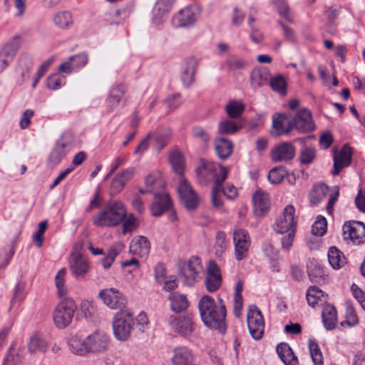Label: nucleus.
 I'll list each match as a JSON object with an SVG mask.
<instances>
[{"label": "nucleus", "mask_w": 365, "mask_h": 365, "mask_svg": "<svg viewBox=\"0 0 365 365\" xmlns=\"http://www.w3.org/2000/svg\"><path fill=\"white\" fill-rule=\"evenodd\" d=\"M324 293L322 290L315 286L310 287L307 289V300L309 305L312 307H314L316 305L319 304V303L322 301Z\"/></svg>", "instance_id": "42"}, {"label": "nucleus", "mask_w": 365, "mask_h": 365, "mask_svg": "<svg viewBox=\"0 0 365 365\" xmlns=\"http://www.w3.org/2000/svg\"><path fill=\"white\" fill-rule=\"evenodd\" d=\"M53 22L61 29H67L73 24V18L68 11H59L54 15Z\"/></svg>", "instance_id": "41"}, {"label": "nucleus", "mask_w": 365, "mask_h": 365, "mask_svg": "<svg viewBox=\"0 0 365 365\" xmlns=\"http://www.w3.org/2000/svg\"><path fill=\"white\" fill-rule=\"evenodd\" d=\"M152 138L153 134L149 133L135 148L134 150V154L142 156L143 154L148 149L150 144V140L152 139Z\"/></svg>", "instance_id": "59"}, {"label": "nucleus", "mask_w": 365, "mask_h": 365, "mask_svg": "<svg viewBox=\"0 0 365 365\" xmlns=\"http://www.w3.org/2000/svg\"><path fill=\"white\" fill-rule=\"evenodd\" d=\"M309 279L314 282L320 283L324 280L325 272L320 263L314 259H310L307 264Z\"/></svg>", "instance_id": "31"}, {"label": "nucleus", "mask_w": 365, "mask_h": 365, "mask_svg": "<svg viewBox=\"0 0 365 365\" xmlns=\"http://www.w3.org/2000/svg\"><path fill=\"white\" fill-rule=\"evenodd\" d=\"M170 329L182 336H190L195 330V324L189 314H172L168 319Z\"/></svg>", "instance_id": "9"}, {"label": "nucleus", "mask_w": 365, "mask_h": 365, "mask_svg": "<svg viewBox=\"0 0 365 365\" xmlns=\"http://www.w3.org/2000/svg\"><path fill=\"white\" fill-rule=\"evenodd\" d=\"M226 63L228 68L232 71H237L239 69H242L245 66V61L240 58L236 56H230L227 58Z\"/></svg>", "instance_id": "57"}, {"label": "nucleus", "mask_w": 365, "mask_h": 365, "mask_svg": "<svg viewBox=\"0 0 365 365\" xmlns=\"http://www.w3.org/2000/svg\"><path fill=\"white\" fill-rule=\"evenodd\" d=\"M165 104L170 110L175 109L180 104V95L174 94L168 96L165 101Z\"/></svg>", "instance_id": "64"}, {"label": "nucleus", "mask_w": 365, "mask_h": 365, "mask_svg": "<svg viewBox=\"0 0 365 365\" xmlns=\"http://www.w3.org/2000/svg\"><path fill=\"white\" fill-rule=\"evenodd\" d=\"M273 2L277 7L279 15L287 20L291 21L289 7L285 0H273Z\"/></svg>", "instance_id": "55"}, {"label": "nucleus", "mask_w": 365, "mask_h": 365, "mask_svg": "<svg viewBox=\"0 0 365 365\" xmlns=\"http://www.w3.org/2000/svg\"><path fill=\"white\" fill-rule=\"evenodd\" d=\"M247 322L252 337L255 340L262 339L264 331V322L260 310L255 305L249 306Z\"/></svg>", "instance_id": "8"}, {"label": "nucleus", "mask_w": 365, "mask_h": 365, "mask_svg": "<svg viewBox=\"0 0 365 365\" xmlns=\"http://www.w3.org/2000/svg\"><path fill=\"white\" fill-rule=\"evenodd\" d=\"M47 349L48 344L41 336L35 334L31 337L28 344V349L31 354H36L37 352L44 353Z\"/></svg>", "instance_id": "39"}, {"label": "nucleus", "mask_w": 365, "mask_h": 365, "mask_svg": "<svg viewBox=\"0 0 365 365\" xmlns=\"http://www.w3.org/2000/svg\"><path fill=\"white\" fill-rule=\"evenodd\" d=\"M197 19L195 10L192 6H187L176 14L172 19L175 27H189L194 25Z\"/></svg>", "instance_id": "20"}, {"label": "nucleus", "mask_w": 365, "mask_h": 365, "mask_svg": "<svg viewBox=\"0 0 365 365\" xmlns=\"http://www.w3.org/2000/svg\"><path fill=\"white\" fill-rule=\"evenodd\" d=\"M254 212L257 216H262L266 214L270 207V200L269 195L261 190L255 192L252 196Z\"/></svg>", "instance_id": "22"}, {"label": "nucleus", "mask_w": 365, "mask_h": 365, "mask_svg": "<svg viewBox=\"0 0 365 365\" xmlns=\"http://www.w3.org/2000/svg\"><path fill=\"white\" fill-rule=\"evenodd\" d=\"M169 160L173 171L181 178L185 170V160L182 153L177 150L172 152Z\"/></svg>", "instance_id": "38"}, {"label": "nucleus", "mask_w": 365, "mask_h": 365, "mask_svg": "<svg viewBox=\"0 0 365 365\" xmlns=\"http://www.w3.org/2000/svg\"><path fill=\"white\" fill-rule=\"evenodd\" d=\"M170 361L172 365H192L194 355L187 346H178L172 349Z\"/></svg>", "instance_id": "19"}, {"label": "nucleus", "mask_w": 365, "mask_h": 365, "mask_svg": "<svg viewBox=\"0 0 365 365\" xmlns=\"http://www.w3.org/2000/svg\"><path fill=\"white\" fill-rule=\"evenodd\" d=\"M270 86L274 91L279 93L284 94L286 92L287 83L281 76L272 78L270 81Z\"/></svg>", "instance_id": "54"}, {"label": "nucleus", "mask_w": 365, "mask_h": 365, "mask_svg": "<svg viewBox=\"0 0 365 365\" xmlns=\"http://www.w3.org/2000/svg\"><path fill=\"white\" fill-rule=\"evenodd\" d=\"M134 324L132 312L124 308L117 312L113 319V331L115 338L120 341H127L131 334Z\"/></svg>", "instance_id": "4"}, {"label": "nucleus", "mask_w": 365, "mask_h": 365, "mask_svg": "<svg viewBox=\"0 0 365 365\" xmlns=\"http://www.w3.org/2000/svg\"><path fill=\"white\" fill-rule=\"evenodd\" d=\"M329 191V187L324 183L314 186L311 190L309 198L312 205H316L323 201Z\"/></svg>", "instance_id": "36"}, {"label": "nucleus", "mask_w": 365, "mask_h": 365, "mask_svg": "<svg viewBox=\"0 0 365 365\" xmlns=\"http://www.w3.org/2000/svg\"><path fill=\"white\" fill-rule=\"evenodd\" d=\"M286 175V170L282 167L272 169L268 175V179L272 184L280 183Z\"/></svg>", "instance_id": "50"}, {"label": "nucleus", "mask_w": 365, "mask_h": 365, "mask_svg": "<svg viewBox=\"0 0 365 365\" xmlns=\"http://www.w3.org/2000/svg\"><path fill=\"white\" fill-rule=\"evenodd\" d=\"M69 269L75 279H83L90 270V263L81 254L73 252L69 259Z\"/></svg>", "instance_id": "14"}, {"label": "nucleus", "mask_w": 365, "mask_h": 365, "mask_svg": "<svg viewBox=\"0 0 365 365\" xmlns=\"http://www.w3.org/2000/svg\"><path fill=\"white\" fill-rule=\"evenodd\" d=\"M322 317L324 325L328 330L335 328L338 319L336 308L329 304H325L323 307Z\"/></svg>", "instance_id": "28"}, {"label": "nucleus", "mask_w": 365, "mask_h": 365, "mask_svg": "<svg viewBox=\"0 0 365 365\" xmlns=\"http://www.w3.org/2000/svg\"><path fill=\"white\" fill-rule=\"evenodd\" d=\"M154 197L155 200L150 207V211L153 216L159 217L171 207V201L165 192H156Z\"/></svg>", "instance_id": "23"}, {"label": "nucleus", "mask_w": 365, "mask_h": 365, "mask_svg": "<svg viewBox=\"0 0 365 365\" xmlns=\"http://www.w3.org/2000/svg\"><path fill=\"white\" fill-rule=\"evenodd\" d=\"M214 248L217 257H221L227 249V237L225 232L217 233Z\"/></svg>", "instance_id": "46"}, {"label": "nucleus", "mask_w": 365, "mask_h": 365, "mask_svg": "<svg viewBox=\"0 0 365 365\" xmlns=\"http://www.w3.org/2000/svg\"><path fill=\"white\" fill-rule=\"evenodd\" d=\"M124 95V88L122 85L114 86L110 91L108 98H107V106L109 112L113 110L116 108Z\"/></svg>", "instance_id": "37"}, {"label": "nucleus", "mask_w": 365, "mask_h": 365, "mask_svg": "<svg viewBox=\"0 0 365 365\" xmlns=\"http://www.w3.org/2000/svg\"><path fill=\"white\" fill-rule=\"evenodd\" d=\"M47 227V222L46 221H42L38 224V228L36 233L34 235L33 239L34 241L38 242V247H41L43 244V235L45 232Z\"/></svg>", "instance_id": "63"}, {"label": "nucleus", "mask_w": 365, "mask_h": 365, "mask_svg": "<svg viewBox=\"0 0 365 365\" xmlns=\"http://www.w3.org/2000/svg\"><path fill=\"white\" fill-rule=\"evenodd\" d=\"M21 38L16 35L9 39L0 50V53L12 61L21 47Z\"/></svg>", "instance_id": "27"}, {"label": "nucleus", "mask_w": 365, "mask_h": 365, "mask_svg": "<svg viewBox=\"0 0 365 365\" xmlns=\"http://www.w3.org/2000/svg\"><path fill=\"white\" fill-rule=\"evenodd\" d=\"M344 240L355 245L365 242V224L359 221H348L344 224Z\"/></svg>", "instance_id": "12"}, {"label": "nucleus", "mask_w": 365, "mask_h": 365, "mask_svg": "<svg viewBox=\"0 0 365 365\" xmlns=\"http://www.w3.org/2000/svg\"><path fill=\"white\" fill-rule=\"evenodd\" d=\"M98 297L110 309H122L125 304V298L115 288L102 289L98 293Z\"/></svg>", "instance_id": "17"}, {"label": "nucleus", "mask_w": 365, "mask_h": 365, "mask_svg": "<svg viewBox=\"0 0 365 365\" xmlns=\"http://www.w3.org/2000/svg\"><path fill=\"white\" fill-rule=\"evenodd\" d=\"M168 299L171 310L174 312H183L189 307V301L185 294L173 292L169 295Z\"/></svg>", "instance_id": "32"}, {"label": "nucleus", "mask_w": 365, "mask_h": 365, "mask_svg": "<svg viewBox=\"0 0 365 365\" xmlns=\"http://www.w3.org/2000/svg\"><path fill=\"white\" fill-rule=\"evenodd\" d=\"M172 132L170 129H167L164 133L158 134L153 138L155 140V147L158 151L163 150L171 138Z\"/></svg>", "instance_id": "47"}, {"label": "nucleus", "mask_w": 365, "mask_h": 365, "mask_svg": "<svg viewBox=\"0 0 365 365\" xmlns=\"http://www.w3.org/2000/svg\"><path fill=\"white\" fill-rule=\"evenodd\" d=\"M198 309L204 324L220 333L226 330V307L222 299L217 302L209 296L204 295L198 302Z\"/></svg>", "instance_id": "2"}, {"label": "nucleus", "mask_w": 365, "mask_h": 365, "mask_svg": "<svg viewBox=\"0 0 365 365\" xmlns=\"http://www.w3.org/2000/svg\"><path fill=\"white\" fill-rule=\"evenodd\" d=\"M80 309L85 317L89 319L92 318L96 312V307L92 304V302L88 300H83L81 302Z\"/></svg>", "instance_id": "56"}, {"label": "nucleus", "mask_w": 365, "mask_h": 365, "mask_svg": "<svg viewBox=\"0 0 365 365\" xmlns=\"http://www.w3.org/2000/svg\"><path fill=\"white\" fill-rule=\"evenodd\" d=\"M192 135L202 143H207L210 140L208 133L201 127L195 126L191 130Z\"/></svg>", "instance_id": "60"}, {"label": "nucleus", "mask_w": 365, "mask_h": 365, "mask_svg": "<svg viewBox=\"0 0 365 365\" xmlns=\"http://www.w3.org/2000/svg\"><path fill=\"white\" fill-rule=\"evenodd\" d=\"M200 172L210 175L215 180V186L212 191V205L220 211L225 212L222 196L228 199H234L237 195V189L232 185H227L225 188L222 187V183L227 177V169L214 163L207 162L203 164Z\"/></svg>", "instance_id": "1"}, {"label": "nucleus", "mask_w": 365, "mask_h": 365, "mask_svg": "<svg viewBox=\"0 0 365 365\" xmlns=\"http://www.w3.org/2000/svg\"><path fill=\"white\" fill-rule=\"evenodd\" d=\"M197 64L195 58H190L186 61L181 74V80L185 86L188 87L194 82Z\"/></svg>", "instance_id": "29"}, {"label": "nucleus", "mask_w": 365, "mask_h": 365, "mask_svg": "<svg viewBox=\"0 0 365 365\" xmlns=\"http://www.w3.org/2000/svg\"><path fill=\"white\" fill-rule=\"evenodd\" d=\"M242 128V124L234 119L224 118L219 123L218 132L221 135H233Z\"/></svg>", "instance_id": "34"}, {"label": "nucleus", "mask_w": 365, "mask_h": 365, "mask_svg": "<svg viewBox=\"0 0 365 365\" xmlns=\"http://www.w3.org/2000/svg\"><path fill=\"white\" fill-rule=\"evenodd\" d=\"M310 355L314 365H323V356L317 343L314 339L309 340Z\"/></svg>", "instance_id": "44"}, {"label": "nucleus", "mask_w": 365, "mask_h": 365, "mask_svg": "<svg viewBox=\"0 0 365 365\" xmlns=\"http://www.w3.org/2000/svg\"><path fill=\"white\" fill-rule=\"evenodd\" d=\"M294 127L302 133L309 132L314 129V123L311 113L307 109H302L298 111L297 115L292 118Z\"/></svg>", "instance_id": "21"}, {"label": "nucleus", "mask_w": 365, "mask_h": 365, "mask_svg": "<svg viewBox=\"0 0 365 365\" xmlns=\"http://www.w3.org/2000/svg\"><path fill=\"white\" fill-rule=\"evenodd\" d=\"M89 353L103 354L110 346L109 336L102 330H96L87 336Z\"/></svg>", "instance_id": "11"}, {"label": "nucleus", "mask_w": 365, "mask_h": 365, "mask_svg": "<svg viewBox=\"0 0 365 365\" xmlns=\"http://www.w3.org/2000/svg\"><path fill=\"white\" fill-rule=\"evenodd\" d=\"M125 217L124 205L120 201L110 200L93 217V222L98 227H113L120 224Z\"/></svg>", "instance_id": "3"}, {"label": "nucleus", "mask_w": 365, "mask_h": 365, "mask_svg": "<svg viewBox=\"0 0 365 365\" xmlns=\"http://www.w3.org/2000/svg\"><path fill=\"white\" fill-rule=\"evenodd\" d=\"M245 106L241 101H231L225 106V111L229 118L237 119L244 112Z\"/></svg>", "instance_id": "40"}, {"label": "nucleus", "mask_w": 365, "mask_h": 365, "mask_svg": "<svg viewBox=\"0 0 365 365\" xmlns=\"http://www.w3.org/2000/svg\"><path fill=\"white\" fill-rule=\"evenodd\" d=\"M345 318L346 319L344 321V325L346 324L349 327H354L359 324V318L356 314L355 309L348 303L346 304Z\"/></svg>", "instance_id": "51"}, {"label": "nucleus", "mask_w": 365, "mask_h": 365, "mask_svg": "<svg viewBox=\"0 0 365 365\" xmlns=\"http://www.w3.org/2000/svg\"><path fill=\"white\" fill-rule=\"evenodd\" d=\"M47 87L51 90H58L61 86L65 85L66 78L63 76H61L58 73H54L50 75L47 78Z\"/></svg>", "instance_id": "49"}, {"label": "nucleus", "mask_w": 365, "mask_h": 365, "mask_svg": "<svg viewBox=\"0 0 365 365\" xmlns=\"http://www.w3.org/2000/svg\"><path fill=\"white\" fill-rule=\"evenodd\" d=\"M170 10L155 4L152 12V21L155 24H160L164 22L170 13Z\"/></svg>", "instance_id": "43"}, {"label": "nucleus", "mask_w": 365, "mask_h": 365, "mask_svg": "<svg viewBox=\"0 0 365 365\" xmlns=\"http://www.w3.org/2000/svg\"><path fill=\"white\" fill-rule=\"evenodd\" d=\"M178 192L186 209L194 210L197 207L199 197L185 178H180Z\"/></svg>", "instance_id": "13"}, {"label": "nucleus", "mask_w": 365, "mask_h": 365, "mask_svg": "<svg viewBox=\"0 0 365 365\" xmlns=\"http://www.w3.org/2000/svg\"><path fill=\"white\" fill-rule=\"evenodd\" d=\"M334 170L333 175H337L342 170V148L339 150L336 148H333Z\"/></svg>", "instance_id": "52"}, {"label": "nucleus", "mask_w": 365, "mask_h": 365, "mask_svg": "<svg viewBox=\"0 0 365 365\" xmlns=\"http://www.w3.org/2000/svg\"><path fill=\"white\" fill-rule=\"evenodd\" d=\"M125 182H124L123 181L122 179H120L117 175L113 178L112 182H111V185H110V194L113 195H115L117 194H118L119 192H120L124 188L125 185Z\"/></svg>", "instance_id": "58"}, {"label": "nucleus", "mask_w": 365, "mask_h": 365, "mask_svg": "<svg viewBox=\"0 0 365 365\" xmlns=\"http://www.w3.org/2000/svg\"><path fill=\"white\" fill-rule=\"evenodd\" d=\"M165 181L162 173L160 170H153L150 172L144 179L145 187H140L138 191L140 194L156 193L158 190L163 188Z\"/></svg>", "instance_id": "15"}, {"label": "nucleus", "mask_w": 365, "mask_h": 365, "mask_svg": "<svg viewBox=\"0 0 365 365\" xmlns=\"http://www.w3.org/2000/svg\"><path fill=\"white\" fill-rule=\"evenodd\" d=\"M70 148L71 140L69 139H66L65 137H63L61 140H58L55 148H53V155L58 152H62L66 155V153L70 150Z\"/></svg>", "instance_id": "62"}, {"label": "nucleus", "mask_w": 365, "mask_h": 365, "mask_svg": "<svg viewBox=\"0 0 365 365\" xmlns=\"http://www.w3.org/2000/svg\"><path fill=\"white\" fill-rule=\"evenodd\" d=\"M71 63L76 68L84 66L88 63V55L86 53H81L70 57Z\"/></svg>", "instance_id": "61"}, {"label": "nucleus", "mask_w": 365, "mask_h": 365, "mask_svg": "<svg viewBox=\"0 0 365 365\" xmlns=\"http://www.w3.org/2000/svg\"><path fill=\"white\" fill-rule=\"evenodd\" d=\"M66 276L67 269L65 267L60 269L56 274L54 282L59 297H65L68 293V287L66 282Z\"/></svg>", "instance_id": "35"}, {"label": "nucleus", "mask_w": 365, "mask_h": 365, "mask_svg": "<svg viewBox=\"0 0 365 365\" xmlns=\"http://www.w3.org/2000/svg\"><path fill=\"white\" fill-rule=\"evenodd\" d=\"M328 259L329 264L334 269L341 268V252L336 247L333 246L329 249Z\"/></svg>", "instance_id": "48"}, {"label": "nucleus", "mask_w": 365, "mask_h": 365, "mask_svg": "<svg viewBox=\"0 0 365 365\" xmlns=\"http://www.w3.org/2000/svg\"><path fill=\"white\" fill-rule=\"evenodd\" d=\"M77 306L71 298L61 301L53 312V323L56 328L62 329L68 327L73 320Z\"/></svg>", "instance_id": "5"}, {"label": "nucleus", "mask_w": 365, "mask_h": 365, "mask_svg": "<svg viewBox=\"0 0 365 365\" xmlns=\"http://www.w3.org/2000/svg\"><path fill=\"white\" fill-rule=\"evenodd\" d=\"M272 125L277 135L285 134L294 128L293 119L284 114L273 115Z\"/></svg>", "instance_id": "24"}, {"label": "nucleus", "mask_w": 365, "mask_h": 365, "mask_svg": "<svg viewBox=\"0 0 365 365\" xmlns=\"http://www.w3.org/2000/svg\"><path fill=\"white\" fill-rule=\"evenodd\" d=\"M277 352L285 365H298L297 357L287 344H279L277 346Z\"/></svg>", "instance_id": "30"}, {"label": "nucleus", "mask_w": 365, "mask_h": 365, "mask_svg": "<svg viewBox=\"0 0 365 365\" xmlns=\"http://www.w3.org/2000/svg\"><path fill=\"white\" fill-rule=\"evenodd\" d=\"M297 220L295 207L292 205H287L282 215L276 219L273 225L274 230L282 235L287 232L296 231Z\"/></svg>", "instance_id": "6"}, {"label": "nucleus", "mask_w": 365, "mask_h": 365, "mask_svg": "<svg viewBox=\"0 0 365 365\" xmlns=\"http://www.w3.org/2000/svg\"><path fill=\"white\" fill-rule=\"evenodd\" d=\"M202 271L201 261L197 257H192L189 260L180 263V277L187 285H193Z\"/></svg>", "instance_id": "7"}, {"label": "nucleus", "mask_w": 365, "mask_h": 365, "mask_svg": "<svg viewBox=\"0 0 365 365\" xmlns=\"http://www.w3.org/2000/svg\"><path fill=\"white\" fill-rule=\"evenodd\" d=\"M222 284V276L220 269L216 262L210 260L206 267V289L209 292L217 291Z\"/></svg>", "instance_id": "16"}, {"label": "nucleus", "mask_w": 365, "mask_h": 365, "mask_svg": "<svg viewBox=\"0 0 365 365\" xmlns=\"http://www.w3.org/2000/svg\"><path fill=\"white\" fill-rule=\"evenodd\" d=\"M296 154L294 146L290 143H282L271 150L270 157L273 162H286L294 158Z\"/></svg>", "instance_id": "18"}, {"label": "nucleus", "mask_w": 365, "mask_h": 365, "mask_svg": "<svg viewBox=\"0 0 365 365\" xmlns=\"http://www.w3.org/2000/svg\"><path fill=\"white\" fill-rule=\"evenodd\" d=\"M215 148L219 158L226 159L232 154L233 145L231 140L225 138H219L215 140Z\"/></svg>", "instance_id": "33"}, {"label": "nucleus", "mask_w": 365, "mask_h": 365, "mask_svg": "<svg viewBox=\"0 0 365 365\" xmlns=\"http://www.w3.org/2000/svg\"><path fill=\"white\" fill-rule=\"evenodd\" d=\"M327 230V222L325 217L318 216L312 226V234L316 237H322Z\"/></svg>", "instance_id": "45"}, {"label": "nucleus", "mask_w": 365, "mask_h": 365, "mask_svg": "<svg viewBox=\"0 0 365 365\" xmlns=\"http://www.w3.org/2000/svg\"><path fill=\"white\" fill-rule=\"evenodd\" d=\"M235 257L237 261L245 259L251 245L249 233L242 229H235L233 232Z\"/></svg>", "instance_id": "10"}, {"label": "nucleus", "mask_w": 365, "mask_h": 365, "mask_svg": "<svg viewBox=\"0 0 365 365\" xmlns=\"http://www.w3.org/2000/svg\"><path fill=\"white\" fill-rule=\"evenodd\" d=\"M150 248L148 240L143 236L133 239L129 247L130 252L140 257H146L149 254Z\"/></svg>", "instance_id": "25"}, {"label": "nucleus", "mask_w": 365, "mask_h": 365, "mask_svg": "<svg viewBox=\"0 0 365 365\" xmlns=\"http://www.w3.org/2000/svg\"><path fill=\"white\" fill-rule=\"evenodd\" d=\"M316 156L314 148L303 147L300 153V161L302 164H310Z\"/></svg>", "instance_id": "53"}, {"label": "nucleus", "mask_w": 365, "mask_h": 365, "mask_svg": "<svg viewBox=\"0 0 365 365\" xmlns=\"http://www.w3.org/2000/svg\"><path fill=\"white\" fill-rule=\"evenodd\" d=\"M68 344L71 351L76 355L84 356L89 353L87 337L81 339L77 335H72L68 341Z\"/></svg>", "instance_id": "26"}]
</instances>
